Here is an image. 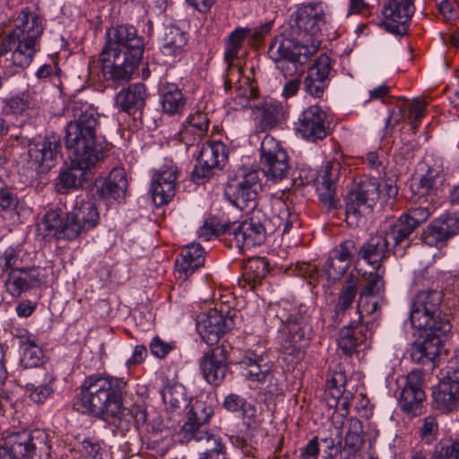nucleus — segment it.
Returning a JSON list of instances; mask_svg holds the SVG:
<instances>
[{"instance_id": "31", "label": "nucleus", "mask_w": 459, "mask_h": 459, "mask_svg": "<svg viewBox=\"0 0 459 459\" xmlns=\"http://www.w3.org/2000/svg\"><path fill=\"white\" fill-rule=\"evenodd\" d=\"M238 363L243 376L250 381L265 382L271 377V365L266 358L254 351H246Z\"/></svg>"}, {"instance_id": "3", "label": "nucleus", "mask_w": 459, "mask_h": 459, "mask_svg": "<svg viewBox=\"0 0 459 459\" xmlns=\"http://www.w3.org/2000/svg\"><path fill=\"white\" fill-rule=\"evenodd\" d=\"M67 112L73 120L65 127L66 149L77 164L95 167L103 157V148L97 142L98 112L91 104L78 97L69 102Z\"/></svg>"}, {"instance_id": "1", "label": "nucleus", "mask_w": 459, "mask_h": 459, "mask_svg": "<svg viewBox=\"0 0 459 459\" xmlns=\"http://www.w3.org/2000/svg\"><path fill=\"white\" fill-rule=\"evenodd\" d=\"M293 17L289 36L274 37L268 48V56L276 68L290 75L300 73L301 65L317 52L321 30L325 23V13L320 4H300Z\"/></svg>"}, {"instance_id": "64", "label": "nucleus", "mask_w": 459, "mask_h": 459, "mask_svg": "<svg viewBox=\"0 0 459 459\" xmlns=\"http://www.w3.org/2000/svg\"><path fill=\"white\" fill-rule=\"evenodd\" d=\"M320 445L325 454V459H335L337 455L341 457L342 446H341L340 441L335 444L332 437H325L321 439Z\"/></svg>"}, {"instance_id": "55", "label": "nucleus", "mask_w": 459, "mask_h": 459, "mask_svg": "<svg viewBox=\"0 0 459 459\" xmlns=\"http://www.w3.org/2000/svg\"><path fill=\"white\" fill-rule=\"evenodd\" d=\"M355 253V242L352 239H347L333 250L332 255L334 256L337 260H340L344 264L346 263L350 267Z\"/></svg>"}, {"instance_id": "4", "label": "nucleus", "mask_w": 459, "mask_h": 459, "mask_svg": "<svg viewBox=\"0 0 459 459\" xmlns=\"http://www.w3.org/2000/svg\"><path fill=\"white\" fill-rule=\"evenodd\" d=\"M126 383L117 378L93 375L85 378L75 397L76 411L111 420L114 423L131 414L123 405Z\"/></svg>"}, {"instance_id": "60", "label": "nucleus", "mask_w": 459, "mask_h": 459, "mask_svg": "<svg viewBox=\"0 0 459 459\" xmlns=\"http://www.w3.org/2000/svg\"><path fill=\"white\" fill-rule=\"evenodd\" d=\"M27 392H29L30 398L37 403H43L53 392L52 387L48 385H39L29 383L26 385Z\"/></svg>"}, {"instance_id": "40", "label": "nucleus", "mask_w": 459, "mask_h": 459, "mask_svg": "<svg viewBox=\"0 0 459 459\" xmlns=\"http://www.w3.org/2000/svg\"><path fill=\"white\" fill-rule=\"evenodd\" d=\"M160 102L163 111L169 115L181 113L186 105L182 92L175 84L162 87Z\"/></svg>"}, {"instance_id": "24", "label": "nucleus", "mask_w": 459, "mask_h": 459, "mask_svg": "<svg viewBox=\"0 0 459 459\" xmlns=\"http://www.w3.org/2000/svg\"><path fill=\"white\" fill-rule=\"evenodd\" d=\"M341 164L328 161L316 177V192L321 203L328 209L336 208L339 199L336 197L335 182L339 178Z\"/></svg>"}, {"instance_id": "45", "label": "nucleus", "mask_w": 459, "mask_h": 459, "mask_svg": "<svg viewBox=\"0 0 459 459\" xmlns=\"http://www.w3.org/2000/svg\"><path fill=\"white\" fill-rule=\"evenodd\" d=\"M375 273H369L365 276V283L359 293L361 299L378 295L385 289V268H376Z\"/></svg>"}, {"instance_id": "8", "label": "nucleus", "mask_w": 459, "mask_h": 459, "mask_svg": "<svg viewBox=\"0 0 459 459\" xmlns=\"http://www.w3.org/2000/svg\"><path fill=\"white\" fill-rule=\"evenodd\" d=\"M220 230L228 231V239L230 241L231 247L243 250L262 245L272 228L265 213L260 209L254 208L245 221L229 223Z\"/></svg>"}, {"instance_id": "38", "label": "nucleus", "mask_w": 459, "mask_h": 459, "mask_svg": "<svg viewBox=\"0 0 459 459\" xmlns=\"http://www.w3.org/2000/svg\"><path fill=\"white\" fill-rule=\"evenodd\" d=\"M70 212L74 216L73 219L77 220L85 232L95 228L100 221L98 208L91 200L77 203Z\"/></svg>"}, {"instance_id": "18", "label": "nucleus", "mask_w": 459, "mask_h": 459, "mask_svg": "<svg viewBox=\"0 0 459 459\" xmlns=\"http://www.w3.org/2000/svg\"><path fill=\"white\" fill-rule=\"evenodd\" d=\"M415 12L414 0H388L383 7L382 26L394 34L407 31V23Z\"/></svg>"}, {"instance_id": "17", "label": "nucleus", "mask_w": 459, "mask_h": 459, "mask_svg": "<svg viewBox=\"0 0 459 459\" xmlns=\"http://www.w3.org/2000/svg\"><path fill=\"white\" fill-rule=\"evenodd\" d=\"M426 395L423 390V377L420 371H411L404 379L398 396L401 410L414 417L421 412Z\"/></svg>"}, {"instance_id": "14", "label": "nucleus", "mask_w": 459, "mask_h": 459, "mask_svg": "<svg viewBox=\"0 0 459 459\" xmlns=\"http://www.w3.org/2000/svg\"><path fill=\"white\" fill-rule=\"evenodd\" d=\"M296 131L307 141L316 142L330 132L326 113L317 105L307 108L295 123Z\"/></svg>"}, {"instance_id": "47", "label": "nucleus", "mask_w": 459, "mask_h": 459, "mask_svg": "<svg viewBox=\"0 0 459 459\" xmlns=\"http://www.w3.org/2000/svg\"><path fill=\"white\" fill-rule=\"evenodd\" d=\"M22 356L21 359L24 368H35L41 364L43 351L34 341L27 340L22 343Z\"/></svg>"}, {"instance_id": "32", "label": "nucleus", "mask_w": 459, "mask_h": 459, "mask_svg": "<svg viewBox=\"0 0 459 459\" xmlns=\"http://www.w3.org/2000/svg\"><path fill=\"white\" fill-rule=\"evenodd\" d=\"M204 263V250L200 244L186 245L176 260L178 278L186 281L196 269Z\"/></svg>"}, {"instance_id": "27", "label": "nucleus", "mask_w": 459, "mask_h": 459, "mask_svg": "<svg viewBox=\"0 0 459 459\" xmlns=\"http://www.w3.org/2000/svg\"><path fill=\"white\" fill-rule=\"evenodd\" d=\"M255 129L264 133L276 127L285 119V108L281 102L264 101L252 108Z\"/></svg>"}, {"instance_id": "10", "label": "nucleus", "mask_w": 459, "mask_h": 459, "mask_svg": "<svg viewBox=\"0 0 459 459\" xmlns=\"http://www.w3.org/2000/svg\"><path fill=\"white\" fill-rule=\"evenodd\" d=\"M261 188L259 172L255 169L243 170L228 181L225 195L232 204L240 210L247 207L254 209Z\"/></svg>"}, {"instance_id": "34", "label": "nucleus", "mask_w": 459, "mask_h": 459, "mask_svg": "<svg viewBox=\"0 0 459 459\" xmlns=\"http://www.w3.org/2000/svg\"><path fill=\"white\" fill-rule=\"evenodd\" d=\"M147 98L146 87L142 82L130 84L126 89L119 91L117 95V104L121 110L134 114L141 110L145 105Z\"/></svg>"}, {"instance_id": "30", "label": "nucleus", "mask_w": 459, "mask_h": 459, "mask_svg": "<svg viewBox=\"0 0 459 459\" xmlns=\"http://www.w3.org/2000/svg\"><path fill=\"white\" fill-rule=\"evenodd\" d=\"M390 252L388 237L375 235L360 247L359 256L375 268H383L381 264L389 256Z\"/></svg>"}, {"instance_id": "11", "label": "nucleus", "mask_w": 459, "mask_h": 459, "mask_svg": "<svg viewBox=\"0 0 459 459\" xmlns=\"http://www.w3.org/2000/svg\"><path fill=\"white\" fill-rule=\"evenodd\" d=\"M260 164L267 179L277 182L285 178L289 172V159L280 143L266 134L260 147Z\"/></svg>"}, {"instance_id": "44", "label": "nucleus", "mask_w": 459, "mask_h": 459, "mask_svg": "<svg viewBox=\"0 0 459 459\" xmlns=\"http://www.w3.org/2000/svg\"><path fill=\"white\" fill-rule=\"evenodd\" d=\"M366 341V336H357V331L354 329V323L343 327L340 331L338 339V347L346 355H351L357 347Z\"/></svg>"}, {"instance_id": "15", "label": "nucleus", "mask_w": 459, "mask_h": 459, "mask_svg": "<svg viewBox=\"0 0 459 459\" xmlns=\"http://www.w3.org/2000/svg\"><path fill=\"white\" fill-rule=\"evenodd\" d=\"M229 352V348L222 344L212 349L200 359V370L206 382L218 386L224 381L230 364Z\"/></svg>"}, {"instance_id": "28", "label": "nucleus", "mask_w": 459, "mask_h": 459, "mask_svg": "<svg viewBox=\"0 0 459 459\" xmlns=\"http://www.w3.org/2000/svg\"><path fill=\"white\" fill-rule=\"evenodd\" d=\"M213 414V408L206 401L196 400L192 403L187 415V420L182 427L184 437L187 440H195V435L199 432H211L206 427L210 418Z\"/></svg>"}, {"instance_id": "43", "label": "nucleus", "mask_w": 459, "mask_h": 459, "mask_svg": "<svg viewBox=\"0 0 459 459\" xmlns=\"http://www.w3.org/2000/svg\"><path fill=\"white\" fill-rule=\"evenodd\" d=\"M284 196L285 194L281 192V196H275L273 202L274 207H278L280 210L278 213V220H280L278 227L281 228L283 234L288 233L295 225H299L298 213L291 212Z\"/></svg>"}, {"instance_id": "35", "label": "nucleus", "mask_w": 459, "mask_h": 459, "mask_svg": "<svg viewBox=\"0 0 459 459\" xmlns=\"http://www.w3.org/2000/svg\"><path fill=\"white\" fill-rule=\"evenodd\" d=\"M362 422L356 418L348 420V430L342 447L341 459H355L364 443Z\"/></svg>"}, {"instance_id": "50", "label": "nucleus", "mask_w": 459, "mask_h": 459, "mask_svg": "<svg viewBox=\"0 0 459 459\" xmlns=\"http://www.w3.org/2000/svg\"><path fill=\"white\" fill-rule=\"evenodd\" d=\"M222 406L230 412L242 411L244 415H255V409L247 404V401L237 394H230L223 401Z\"/></svg>"}, {"instance_id": "59", "label": "nucleus", "mask_w": 459, "mask_h": 459, "mask_svg": "<svg viewBox=\"0 0 459 459\" xmlns=\"http://www.w3.org/2000/svg\"><path fill=\"white\" fill-rule=\"evenodd\" d=\"M431 212L427 206L411 207L407 213L403 216L416 229L419 225L425 222L430 216Z\"/></svg>"}, {"instance_id": "19", "label": "nucleus", "mask_w": 459, "mask_h": 459, "mask_svg": "<svg viewBox=\"0 0 459 459\" xmlns=\"http://www.w3.org/2000/svg\"><path fill=\"white\" fill-rule=\"evenodd\" d=\"M61 143L58 136L48 135L30 143L28 155L30 161L41 168L43 171L54 167L55 161L60 156Z\"/></svg>"}, {"instance_id": "39", "label": "nucleus", "mask_w": 459, "mask_h": 459, "mask_svg": "<svg viewBox=\"0 0 459 459\" xmlns=\"http://www.w3.org/2000/svg\"><path fill=\"white\" fill-rule=\"evenodd\" d=\"M251 30L247 28H236L225 39L224 61L227 64L229 71L236 59L238 58L245 39L249 35Z\"/></svg>"}, {"instance_id": "58", "label": "nucleus", "mask_w": 459, "mask_h": 459, "mask_svg": "<svg viewBox=\"0 0 459 459\" xmlns=\"http://www.w3.org/2000/svg\"><path fill=\"white\" fill-rule=\"evenodd\" d=\"M30 107V101L26 96H15L4 101V110L7 114L20 115Z\"/></svg>"}, {"instance_id": "23", "label": "nucleus", "mask_w": 459, "mask_h": 459, "mask_svg": "<svg viewBox=\"0 0 459 459\" xmlns=\"http://www.w3.org/2000/svg\"><path fill=\"white\" fill-rule=\"evenodd\" d=\"M178 173L175 165L165 164L154 174L151 190L156 205L166 204L174 197Z\"/></svg>"}, {"instance_id": "56", "label": "nucleus", "mask_w": 459, "mask_h": 459, "mask_svg": "<svg viewBox=\"0 0 459 459\" xmlns=\"http://www.w3.org/2000/svg\"><path fill=\"white\" fill-rule=\"evenodd\" d=\"M20 251L13 247H8L0 254V267L3 272L20 268L19 263Z\"/></svg>"}, {"instance_id": "49", "label": "nucleus", "mask_w": 459, "mask_h": 459, "mask_svg": "<svg viewBox=\"0 0 459 459\" xmlns=\"http://www.w3.org/2000/svg\"><path fill=\"white\" fill-rule=\"evenodd\" d=\"M79 452L84 459H103L106 453L102 443L94 437H86L81 441Z\"/></svg>"}, {"instance_id": "21", "label": "nucleus", "mask_w": 459, "mask_h": 459, "mask_svg": "<svg viewBox=\"0 0 459 459\" xmlns=\"http://www.w3.org/2000/svg\"><path fill=\"white\" fill-rule=\"evenodd\" d=\"M43 269L39 266L20 267L9 272L4 286L11 296L20 297L23 292L41 285Z\"/></svg>"}, {"instance_id": "53", "label": "nucleus", "mask_w": 459, "mask_h": 459, "mask_svg": "<svg viewBox=\"0 0 459 459\" xmlns=\"http://www.w3.org/2000/svg\"><path fill=\"white\" fill-rule=\"evenodd\" d=\"M324 272L327 279L333 282L341 279L349 266L347 264L337 260L334 256L331 255L324 264Z\"/></svg>"}, {"instance_id": "61", "label": "nucleus", "mask_w": 459, "mask_h": 459, "mask_svg": "<svg viewBox=\"0 0 459 459\" xmlns=\"http://www.w3.org/2000/svg\"><path fill=\"white\" fill-rule=\"evenodd\" d=\"M305 64L301 65V71L296 74H285L282 71L279 70L285 78L290 77V79L284 84L282 95L285 98H290L297 94L300 87V77L304 72Z\"/></svg>"}, {"instance_id": "13", "label": "nucleus", "mask_w": 459, "mask_h": 459, "mask_svg": "<svg viewBox=\"0 0 459 459\" xmlns=\"http://www.w3.org/2000/svg\"><path fill=\"white\" fill-rule=\"evenodd\" d=\"M234 315L223 314L216 308L201 313L196 318V330L204 342L209 345L218 342L221 336L234 326Z\"/></svg>"}, {"instance_id": "42", "label": "nucleus", "mask_w": 459, "mask_h": 459, "mask_svg": "<svg viewBox=\"0 0 459 459\" xmlns=\"http://www.w3.org/2000/svg\"><path fill=\"white\" fill-rule=\"evenodd\" d=\"M440 182L438 173L429 170L419 180H415L411 185V188L414 195H418L419 199L431 197L437 195V186Z\"/></svg>"}, {"instance_id": "57", "label": "nucleus", "mask_w": 459, "mask_h": 459, "mask_svg": "<svg viewBox=\"0 0 459 459\" xmlns=\"http://www.w3.org/2000/svg\"><path fill=\"white\" fill-rule=\"evenodd\" d=\"M19 204L17 195L6 187V184H0V207L4 211H14Z\"/></svg>"}, {"instance_id": "7", "label": "nucleus", "mask_w": 459, "mask_h": 459, "mask_svg": "<svg viewBox=\"0 0 459 459\" xmlns=\"http://www.w3.org/2000/svg\"><path fill=\"white\" fill-rule=\"evenodd\" d=\"M410 319L414 328L433 327L441 333H450L451 314L438 290H423L413 299Z\"/></svg>"}, {"instance_id": "6", "label": "nucleus", "mask_w": 459, "mask_h": 459, "mask_svg": "<svg viewBox=\"0 0 459 459\" xmlns=\"http://www.w3.org/2000/svg\"><path fill=\"white\" fill-rule=\"evenodd\" d=\"M44 30L43 20L34 13L22 12L15 25L6 36L13 47L12 61L15 66L28 67L39 49V40Z\"/></svg>"}, {"instance_id": "52", "label": "nucleus", "mask_w": 459, "mask_h": 459, "mask_svg": "<svg viewBox=\"0 0 459 459\" xmlns=\"http://www.w3.org/2000/svg\"><path fill=\"white\" fill-rule=\"evenodd\" d=\"M165 403L173 409H178L186 404V399L181 385H172L167 387L162 394Z\"/></svg>"}, {"instance_id": "25", "label": "nucleus", "mask_w": 459, "mask_h": 459, "mask_svg": "<svg viewBox=\"0 0 459 459\" xmlns=\"http://www.w3.org/2000/svg\"><path fill=\"white\" fill-rule=\"evenodd\" d=\"M459 233V218L446 215L433 221L422 233V240L429 247H443L447 239Z\"/></svg>"}, {"instance_id": "33", "label": "nucleus", "mask_w": 459, "mask_h": 459, "mask_svg": "<svg viewBox=\"0 0 459 459\" xmlns=\"http://www.w3.org/2000/svg\"><path fill=\"white\" fill-rule=\"evenodd\" d=\"M126 171L122 168L113 169L106 180L98 186L97 194L108 203L124 199L127 189Z\"/></svg>"}, {"instance_id": "41", "label": "nucleus", "mask_w": 459, "mask_h": 459, "mask_svg": "<svg viewBox=\"0 0 459 459\" xmlns=\"http://www.w3.org/2000/svg\"><path fill=\"white\" fill-rule=\"evenodd\" d=\"M359 278L350 274L342 285L335 306L336 315L343 314L350 308L358 294Z\"/></svg>"}, {"instance_id": "20", "label": "nucleus", "mask_w": 459, "mask_h": 459, "mask_svg": "<svg viewBox=\"0 0 459 459\" xmlns=\"http://www.w3.org/2000/svg\"><path fill=\"white\" fill-rule=\"evenodd\" d=\"M425 334L422 341L412 344L411 357L413 361L427 364L439 355L442 344L449 333H441L433 327H421Z\"/></svg>"}, {"instance_id": "63", "label": "nucleus", "mask_w": 459, "mask_h": 459, "mask_svg": "<svg viewBox=\"0 0 459 459\" xmlns=\"http://www.w3.org/2000/svg\"><path fill=\"white\" fill-rule=\"evenodd\" d=\"M257 91L249 85L245 87L239 86L236 89V96L234 101L237 106L245 108L248 105L250 99L256 98Z\"/></svg>"}, {"instance_id": "54", "label": "nucleus", "mask_w": 459, "mask_h": 459, "mask_svg": "<svg viewBox=\"0 0 459 459\" xmlns=\"http://www.w3.org/2000/svg\"><path fill=\"white\" fill-rule=\"evenodd\" d=\"M427 102L423 100H415L409 104L408 114L406 119L411 126L412 133L415 134L417 127L419 126L420 119L425 115Z\"/></svg>"}, {"instance_id": "29", "label": "nucleus", "mask_w": 459, "mask_h": 459, "mask_svg": "<svg viewBox=\"0 0 459 459\" xmlns=\"http://www.w3.org/2000/svg\"><path fill=\"white\" fill-rule=\"evenodd\" d=\"M93 167H85L74 162V157L71 160V166L62 171L56 183V190L59 194H67L72 190L82 187L84 182L91 179V169Z\"/></svg>"}, {"instance_id": "62", "label": "nucleus", "mask_w": 459, "mask_h": 459, "mask_svg": "<svg viewBox=\"0 0 459 459\" xmlns=\"http://www.w3.org/2000/svg\"><path fill=\"white\" fill-rule=\"evenodd\" d=\"M199 131L198 128L185 125L184 128L179 133L180 139L186 146L198 144L206 135V134H201Z\"/></svg>"}, {"instance_id": "12", "label": "nucleus", "mask_w": 459, "mask_h": 459, "mask_svg": "<svg viewBox=\"0 0 459 459\" xmlns=\"http://www.w3.org/2000/svg\"><path fill=\"white\" fill-rule=\"evenodd\" d=\"M228 160L227 146L221 142L205 143L197 156L196 165L192 172V180L197 184L209 178L215 169H221Z\"/></svg>"}, {"instance_id": "16", "label": "nucleus", "mask_w": 459, "mask_h": 459, "mask_svg": "<svg viewBox=\"0 0 459 459\" xmlns=\"http://www.w3.org/2000/svg\"><path fill=\"white\" fill-rule=\"evenodd\" d=\"M431 406L442 414H448L459 410V380L456 372L444 377L433 386Z\"/></svg>"}, {"instance_id": "51", "label": "nucleus", "mask_w": 459, "mask_h": 459, "mask_svg": "<svg viewBox=\"0 0 459 459\" xmlns=\"http://www.w3.org/2000/svg\"><path fill=\"white\" fill-rule=\"evenodd\" d=\"M439 430V425L435 416L429 415L422 420L419 428L420 440L426 444H432L436 440Z\"/></svg>"}, {"instance_id": "5", "label": "nucleus", "mask_w": 459, "mask_h": 459, "mask_svg": "<svg viewBox=\"0 0 459 459\" xmlns=\"http://www.w3.org/2000/svg\"><path fill=\"white\" fill-rule=\"evenodd\" d=\"M281 323L279 330L281 346L284 353L300 359L307 344V330L309 316L305 306L293 307L282 302L271 307Z\"/></svg>"}, {"instance_id": "22", "label": "nucleus", "mask_w": 459, "mask_h": 459, "mask_svg": "<svg viewBox=\"0 0 459 459\" xmlns=\"http://www.w3.org/2000/svg\"><path fill=\"white\" fill-rule=\"evenodd\" d=\"M73 217L70 212L63 216L61 212L50 210L45 214L43 224L49 235L59 239L73 240L85 233L77 220H74Z\"/></svg>"}, {"instance_id": "26", "label": "nucleus", "mask_w": 459, "mask_h": 459, "mask_svg": "<svg viewBox=\"0 0 459 459\" xmlns=\"http://www.w3.org/2000/svg\"><path fill=\"white\" fill-rule=\"evenodd\" d=\"M331 72L330 57L325 54L320 55L307 71L304 80L305 91L312 97L321 98L328 86Z\"/></svg>"}, {"instance_id": "36", "label": "nucleus", "mask_w": 459, "mask_h": 459, "mask_svg": "<svg viewBox=\"0 0 459 459\" xmlns=\"http://www.w3.org/2000/svg\"><path fill=\"white\" fill-rule=\"evenodd\" d=\"M161 51L165 56L176 59L185 51L187 39L186 33L178 27L169 26L165 28L162 38Z\"/></svg>"}, {"instance_id": "37", "label": "nucleus", "mask_w": 459, "mask_h": 459, "mask_svg": "<svg viewBox=\"0 0 459 459\" xmlns=\"http://www.w3.org/2000/svg\"><path fill=\"white\" fill-rule=\"evenodd\" d=\"M195 441L204 449L199 455V459H227L226 446L214 433L199 432L195 435Z\"/></svg>"}, {"instance_id": "48", "label": "nucleus", "mask_w": 459, "mask_h": 459, "mask_svg": "<svg viewBox=\"0 0 459 459\" xmlns=\"http://www.w3.org/2000/svg\"><path fill=\"white\" fill-rule=\"evenodd\" d=\"M434 459H459V441L452 438L441 439L436 446Z\"/></svg>"}, {"instance_id": "2", "label": "nucleus", "mask_w": 459, "mask_h": 459, "mask_svg": "<svg viewBox=\"0 0 459 459\" xmlns=\"http://www.w3.org/2000/svg\"><path fill=\"white\" fill-rule=\"evenodd\" d=\"M143 38L138 35L134 26L123 24L109 30L100 55L104 79L116 84L131 80L143 58Z\"/></svg>"}, {"instance_id": "46", "label": "nucleus", "mask_w": 459, "mask_h": 459, "mask_svg": "<svg viewBox=\"0 0 459 459\" xmlns=\"http://www.w3.org/2000/svg\"><path fill=\"white\" fill-rule=\"evenodd\" d=\"M414 230L415 228L402 215L399 220L390 227L385 236L388 237L389 241H393L394 246H396L407 239Z\"/></svg>"}, {"instance_id": "9", "label": "nucleus", "mask_w": 459, "mask_h": 459, "mask_svg": "<svg viewBox=\"0 0 459 459\" xmlns=\"http://www.w3.org/2000/svg\"><path fill=\"white\" fill-rule=\"evenodd\" d=\"M380 184L376 178H360L346 197V221L359 226L363 218L371 212L379 197Z\"/></svg>"}]
</instances>
